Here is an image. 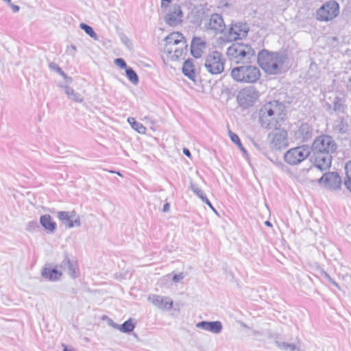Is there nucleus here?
<instances>
[{"label":"nucleus","mask_w":351,"mask_h":351,"mask_svg":"<svg viewBox=\"0 0 351 351\" xmlns=\"http://www.w3.org/2000/svg\"><path fill=\"white\" fill-rule=\"evenodd\" d=\"M49 67L50 68L51 70H53V71L58 73L63 77H64V78L66 77V75L65 74V73L61 69V68L56 63L51 62L49 64Z\"/></svg>","instance_id":"36"},{"label":"nucleus","mask_w":351,"mask_h":351,"mask_svg":"<svg viewBox=\"0 0 351 351\" xmlns=\"http://www.w3.org/2000/svg\"><path fill=\"white\" fill-rule=\"evenodd\" d=\"M61 269L67 271L69 276L72 278H76L79 276V269L77 263L70 260L69 256L66 255L64 258L58 266Z\"/></svg>","instance_id":"18"},{"label":"nucleus","mask_w":351,"mask_h":351,"mask_svg":"<svg viewBox=\"0 0 351 351\" xmlns=\"http://www.w3.org/2000/svg\"><path fill=\"white\" fill-rule=\"evenodd\" d=\"M332 130L338 134H345L348 132V125L345 118L338 117L332 123Z\"/></svg>","instance_id":"23"},{"label":"nucleus","mask_w":351,"mask_h":351,"mask_svg":"<svg viewBox=\"0 0 351 351\" xmlns=\"http://www.w3.org/2000/svg\"><path fill=\"white\" fill-rule=\"evenodd\" d=\"M197 328L210 332L214 334H219L221 332L223 326L219 321L207 322L202 321L196 324Z\"/></svg>","instance_id":"20"},{"label":"nucleus","mask_w":351,"mask_h":351,"mask_svg":"<svg viewBox=\"0 0 351 351\" xmlns=\"http://www.w3.org/2000/svg\"><path fill=\"white\" fill-rule=\"evenodd\" d=\"M332 284L336 287H337L339 289H340L339 285L335 280L332 282Z\"/></svg>","instance_id":"57"},{"label":"nucleus","mask_w":351,"mask_h":351,"mask_svg":"<svg viewBox=\"0 0 351 351\" xmlns=\"http://www.w3.org/2000/svg\"><path fill=\"white\" fill-rule=\"evenodd\" d=\"M276 346L280 350L284 351H301L300 348L294 343H289L284 341H276Z\"/></svg>","instance_id":"27"},{"label":"nucleus","mask_w":351,"mask_h":351,"mask_svg":"<svg viewBox=\"0 0 351 351\" xmlns=\"http://www.w3.org/2000/svg\"><path fill=\"white\" fill-rule=\"evenodd\" d=\"M285 117V105L276 100L265 104L260 110L259 121L263 128L273 129L283 121Z\"/></svg>","instance_id":"2"},{"label":"nucleus","mask_w":351,"mask_h":351,"mask_svg":"<svg viewBox=\"0 0 351 351\" xmlns=\"http://www.w3.org/2000/svg\"><path fill=\"white\" fill-rule=\"evenodd\" d=\"M76 51H77L76 47L73 45L67 46V47H66V52L69 53L73 57L75 56Z\"/></svg>","instance_id":"40"},{"label":"nucleus","mask_w":351,"mask_h":351,"mask_svg":"<svg viewBox=\"0 0 351 351\" xmlns=\"http://www.w3.org/2000/svg\"><path fill=\"white\" fill-rule=\"evenodd\" d=\"M241 326L244 328H248L247 326L245 324H242Z\"/></svg>","instance_id":"63"},{"label":"nucleus","mask_w":351,"mask_h":351,"mask_svg":"<svg viewBox=\"0 0 351 351\" xmlns=\"http://www.w3.org/2000/svg\"><path fill=\"white\" fill-rule=\"evenodd\" d=\"M346 179L344 184L346 188L351 192V160L346 163L345 167Z\"/></svg>","instance_id":"29"},{"label":"nucleus","mask_w":351,"mask_h":351,"mask_svg":"<svg viewBox=\"0 0 351 351\" xmlns=\"http://www.w3.org/2000/svg\"><path fill=\"white\" fill-rule=\"evenodd\" d=\"M182 72L185 76L189 79L193 80L195 77L194 71V65L191 60H186L182 66Z\"/></svg>","instance_id":"26"},{"label":"nucleus","mask_w":351,"mask_h":351,"mask_svg":"<svg viewBox=\"0 0 351 351\" xmlns=\"http://www.w3.org/2000/svg\"><path fill=\"white\" fill-rule=\"evenodd\" d=\"M202 201L206 203L215 213H217L216 210L213 208L210 202L208 200L206 196H204V199H202Z\"/></svg>","instance_id":"45"},{"label":"nucleus","mask_w":351,"mask_h":351,"mask_svg":"<svg viewBox=\"0 0 351 351\" xmlns=\"http://www.w3.org/2000/svg\"><path fill=\"white\" fill-rule=\"evenodd\" d=\"M333 110L338 113H345L346 111V106L342 104L339 99L335 98L333 101Z\"/></svg>","instance_id":"33"},{"label":"nucleus","mask_w":351,"mask_h":351,"mask_svg":"<svg viewBox=\"0 0 351 351\" xmlns=\"http://www.w3.org/2000/svg\"><path fill=\"white\" fill-rule=\"evenodd\" d=\"M328 282H330V283H332L334 280H332V278H330L329 279H328Z\"/></svg>","instance_id":"62"},{"label":"nucleus","mask_w":351,"mask_h":351,"mask_svg":"<svg viewBox=\"0 0 351 351\" xmlns=\"http://www.w3.org/2000/svg\"><path fill=\"white\" fill-rule=\"evenodd\" d=\"M204 27L207 31L218 34L224 31L226 25L220 14H213L210 15L208 21L205 23Z\"/></svg>","instance_id":"14"},{"label":"nucleus","mask_w":351,"mask_h":351,"mask_svg":"<svg viewBox=\"0 0 351 351\" xmlns=\"http://www.w3.org/2000/svg\"><path fill=\"white\" fill-rule=\"evenodd\" d=\"M311 154V148L307 145L298 146L288 150L284 158L287 163L296 165L304 161Z\"/></svg>","instance_id":"8"},{"label":"nucleus","mask_w":351,"mask_h":351,"mask_svg":"<svg viewBox=\"0 0 351 351\" xmlns=\"http://www.w3.org/2000/svg\"><path fill=\"white\" fill-rule=\"evenodd\" d=\"M190 189L201 199H204V196H206L205 194L204 193V192L198 186H197L195 184H194L192 182H191V184H190Z\"/></svg>","instance_id":"35"},{"label":"nucleus","mask_w":351,"mask_h":351,"mask_svg":"<svg viewBox=\"0 0 351 351\" xmlns=\"http://www.w3.org/2000/svg\"><path fill=\"white\" fill-rule=\"evenodd\" d=\"M347 88L349 90L351 91V76L349 77L347 82Z\"/></svg>","instance_id":"52"},{"label":"nucleus","mask_w":351,"mask_h":351,"mask_svg":"<svg viewBox=\"0 0 351 351\" xmlns=\"http://www.w3.org/2000/svg\"><path fill=\"white\" fill-rule=\"evenodd\" d=\"M202 201L206 203L215 213H217L216 210L213 208L210 202L208 200L206 196H204V199H202Z\"/></svg>","instance_id":"43"},{"label":"nucleus","mask_w":351,"mask_h":351,"mask_svg":"<svg viewBox=\"0 0 351 351\" xmlns=\"http://www.w3.org/2000/svg\"><path fill=\"white\" fill-rule=\"evenodd\" d=\"M108 324L115 329L119 330L120 328V325L114 323L112 319L109 320Z\"/></svg>","instance_id":"48"},{"label":"nucleus","mask_w":351,"mask_h":351,"mask_svg":"<svg viewBox=\"0 0 351 351\" xmlns=\"http://www.w3.org/2000/svg\"><path fill=\"white\" fill-rule=\"evenodd\" d=\"M249 28L245 23H236L229 29V40H236L247 36Z\"/></svg>","instance_id":"17"},{"label":"nucleus","mask_w":351,"mask_h":351,"mask_svg":"<svg viewBox=\"0 0 351 351\" xmlns=\"http://www.w3.org/2000/svg\"><path fill=\"white\" fill-rule=\"evenodd\" d=\"M114 63L116 66H119L121 69H128L127 64L125 60L123 58H116L114 60Z\"/></svg>","instance_id":"39"},{"label":"nucleus","mask_w":351,"mask_h":351,"mask_svg":"<svg viewBox=\"0 0 351 351\" xmlns=\"http://www.w3.org/2000/svg\"><path fill=\"white\" fill-rule=\"evenodd\" d=\"M173 0H161L160 8H167V6L170 5V3H171Z\"/></svg>","instance_id":"47"},{"label":"nucleus","mask_w":351,"mask_h":351,"mask_svg":"<svg viewBox=\"0 0 351 351\" xmlns=\"http://www.w3.org/2000/svg\"><path fill=\"white\" fill-rule=\"evenodd\" d=\"M128 122L130 123L131 127L139 134H145V127L141 123L137 122L134 118L128 117Z\"/></svg>","instance_id":"28"},{"label":"nucleus","mask_w":351,"mask_h":351,"mask_svg":"<svg viewBox=\"0 0 351 351\" xmlns=\"http://www.w3.org/2000/svg\"><path fill=\"white\" fill-rule=\"evenodd\" d=\"M202 201L206 203L215 213H217L216 210L213 208L210 202L208 200L206 196H204V199H202Z\"/></svg>","instance_id":"42"},{"label":"nucleus","mask_w":351,"mask_h":351,"mask_svg":"<svg viewBox=\"0 0 351 351\" xmlns=\"http://www.w3.org/2000/svg\"><path fill=\"white\" fill-rule=\"evenodd\" d=\"M317 181L333 190L339 189L341 184V177L336 172L326 173Z\"/></svg>","instance_id":"15"},{"label":"nucleus","mask_w":351,"mask_h":351,"mask_svg":"<svg viewBox=\"0 0 351 351\" xmlns=\"http://www.w3.org/2000/svg\"><path fill=\"white\" fill-rule=\"evenodd\" d=\"M230 74L234 81L242 83H254L261 76L259 69L252 65L234 67Z\"/></svg>","instance_id":"6"},{"label":"nucleus","mask_w":351,"mask_h":351,"mask_svg":"<svg viewBox=\"0 0 351 351\" xmlns=\"http://www.w3.org/2000/svg\"><path fill=\"white\" fill-rule=\"evenodd\" d=\"M63 88L68 98L71 100L77 103H82L84 101V97L82 95L75 92L71 87L64 86Z\"/></svg>","instance_id":"25"},{"label":"nucleus","mask_w":351,"mask_h":351,"mask_svg":"<svg viewBox=\"0 0 351 351\" xmlns=\"http://www.w3.org/2000/svg\"><path fill=\"white\" fill-rule=\"evenodd\" d=\"M14 12H17L19 10V7L16 5H14L12 3L10 4Z\"/></svg>","instance_id":"50"},{"label":"nucleus","mask_w":351,"mask_h":351,"mask_svg":"<svg viewBox=\"0 0 351 351\" xmlns=\"http://www.w3.org/2000/svg\"><path fill=\"white\" fill-rule=\"evenodd\" d=\"M202 201L206 203L215 213H217L216 210L213 208L210 202L208 200L206 196H204V199H202Z\"/></svg>","instance_id":"46"},{"label":"nucleus","mask_w":351,"mask_h":351,"mask_svg":"<svg viewBox=\"0 0 351 351\" xmlns=\"http://www.w3.org/2000/svg\"><path fill=\"white\" fill-rule=\"evenodd\" d=\"M206 48V42L200 37H194L191 44V53L195 58H200Z\"/></svg>","instance_id":"19"},{"label":"nucleus","mask_w":351,"mask_h":351,"mask_svg":"<svg viewBox=\"0 0 351 351\" xmlns=\"http://www.w3.org/2000/svg\"><path fill=\"white\" fill-rule=\"evenodd\" d=\"M265 224L267 226H269V227H271V226H272V225H271V222H270V221H266L265 222Z\"/></svg>","instance_id":"55"},{"label":"nucleus","mask_w":351,"mask_h":351,"mask_svg":"<svg viewBox=\"0 0 351 351\" xmlns=\"http://www.w3.org/2000/svg\"><path fill=\"white\" fill-rule=\"evenodd\" d=\"M343 279H350L351 278V276L350 275H346L345 276L343 277Z\"/></svg>","instance_id":"58"},{"label":"nucleus","mask_w":351,"mask_h":351,"mask_svg":"<svg viewBox=\"0 0 351 351\" xmlns=\"http://www.w3.org/2000/svg\"><path fill=\"white\" fill-rule=\"evenodd\" d=\"M239 148L244 153V154H246V150L245 149V148L243 147V145H241V147H239Z\"/></svg>","instance_id":"54"},{"label":"nucleus","mask_w":351,"mask_h":351,"mask_svg":"<svg viewBox=\"0 0 351 351\" xmlns=\"http://www.w3.org/2000/svg\"><path fill=\"white\" fill-rule=\"evenodd\" d=\"M259 97V92L254 86L241 89L237 95V101L241 106L247 108L254 104Z\"/></svg>","instance_id":"11"},{"label":"nucleus","mask_w":351,"mask_h":351,"mask_svg":"<svg viewBox=\"0 0 351 351\" xmlns=\"http://www.w3.org/2000/svg\"><path fill=\"white\" fill-rule=\"evenodd\" d=\"M39 228V225L36 221H31L26 225L25 230L29 232H36Z\"/></svg>","instance_id":"34"},{"label":"nucleus","mask_w":351,"mask_h":351,"mask_svg":"<svg viewBox=\"0 0 351 351\" xmlns=\"http://www.w3.org/2000/svg\"><path fill=\"white\" fill-rule=\"evenodd\" d=\"M226 59L221 53L213 51L205 58L204 67L212 75H218L224 70Z\"/></svg>","instance_id":"7"},{"label":"nucleus","mask_w":351,"mask_h":351,"mask_svg":"<svg viewBox=\"0 0 351 351\" xmlns=\"http://www.w3.org/2000/svg\"><path fill=\"white\" fill-rule=\"evenodd\" d=\"M41 226L50 233H53L56 230V223L52 220L49 215H42L40 218Z\"/></svg>","instance_id":"24"},{"label":"nucleus","mask_w":351,"mask_h":351,"mask_svg":"<svg viewBox=\"0 0 351 351\" xmlns=\"http://www.w3.org/2000/svg\"><path fill=\"white\" fill-rule=\"evenodd\" d=\"M161 9L165 12L164 21L168 25L176 27L182 23L184 13L180 5L172 4Z\"/></svg>","instance_id":"9"},{"label":"nucleus","mask_w":351,"mask_h":351,"mask_svg":"<svg viewBox=\"0 0 351 351\" xmlns=\"http://www.w3.org/2000/svg\"><path fill=\"white\" fill-rule=\"evenodd\" d=\"M337 149V145L332 136L326 134L317 136L312 145L314 165L308 169V176H313L317 170L328 171L331 166L332 154L335 153Z\"/></svg>","instance_id":"1"},{"label":"nucleus","mask_w":351,"mask_h":351,"mask_svg":"<svg viewBox=\"0 0 351 351\" xmlns=\"http://www.w3.org/2000/svg\"><path fill=\"white\" fill-rule=\"evenodd\" d=\"M332 284L336 287H337L339 289H340L339 285L335 280L332 282Z\"/></svg>","instance_id":"56"},{"label":"nucleus","mask_w":351,"mask_h":351,"mask_svg":"<svg viewBox=\"0 0 351 351\" xmlns=\"http://www.w3.org/2000/svg\"><path fill=\"white\" fill-rule=\"evenodd\" d=\"M339 12V3L335 1L326 2L317 12L319 21H328L335 18Z\"/></svg>","instance_id":"10"},{"label":"nucleus","mask_w":351,"mask_h":351,"mask_svg":"<svg viewBox=\"0 0 351 351\" xmlns=\"http://www.w3.org/2000/svg\"><path fill=\"white\" fill-rule=\"evenodd\" d=\"M80 27L83 29L90 38H93L95 40H99V36L95 32L93 29L88 25L86 23H80Z\"/></svg>","instance_id":"30"},{"label":"nucleus","mask_w":351,"mask_h":351,"mask_svg":"<svg viewBox=\"0 0 351 351\" xmlns=\"http://www.w3.org/2000/svg\"><path fill=\"white\" fill-rule=\"evenodd\" d=\"M322 274L323 276H324V278H325L326 279H327V280H328V279H329V278H330V276H329V275H328L326 271H322Z\"/></svg>","instance_id":"53"},{"label":"nucleus","mask_w":351,"mask_h":351,"mask_svg":"<svg viewBox=\"0 0 351 351\" xmlns=\"http://www.w3.org/2000/svg\"><path fill=\"white\" fill-rule=\"evenodd\" d=\"M121 40L122 42V43L128 48V49H131L132 47V42L131 40H130V38L126 36L125 35H121Z\"/></svg>","instance_id":"38"},{"label":"nucleus","mask_w":351,"mask_h":351,"mask_svg":"<svg viewBox=\"0 0 351 351\" xmlns=\"http://www.w3.org/2000/svg\"><path fill=\"white\" fill-rule=\"evenodd\" d=\"M183 153L185 156H188V157H190L191 156V152L190 151L186 149V148H184L183 149Z\"/></svg>","instance_id":"51"},{"label":"nucleus","mask_w":351,"mask_h":351,"mask_svg":"<svg viewBox=\"0 0 351 351\" xmlns=\"http://www.w3.org/2000/svg\"><path fill=\"white\" fill-rule=\"evenodd\" d=\"M285 56L279 53H270L266 50L259 52L257 60L260 66L269 74H276L281 70Z\"/></svg>","instance_id":"3"},{"label":"nucleus","mask_w":351,"mask_h":351,"mask_svg":"<svg viewBox=\"0 0 351 351\" xmlns=\"http://www.w3.org/2000/svg\"><path fill=\"white\" fill-rule=\"evenodd\" d=\"M135 326L132 322V319H129L128 320L125 321L123 324L120 325L119 330L122 332H132Z\"/></svg>","instance_id":"32"},{"label":"nucleus","mask_w":351,"mask_h":351,"mask_svg":"<svg viewBox=\"0 0 351 351\" xmlns=\"http://www.w3.org/2000/svg\"><path fill=\"white\" fill-rule=\"evenodd\" d=\"M229 136L232 141L238 147H241V142L239 137L234 132L229 131Z\"/></svg>","instance_id":"37"},{"label":"nucleus","mask_w":351,"mask_h":351,"mask_svg":"<svg viewBox=\"0 0 351 351\" xmlns=\"http://www.w3.org/2000/svg\"><path fill=\"white\" fill-rule=\"evenodd\" d=\"M169 209H170V204L168 202H167L163 206L162 212H164V213L168 212L169 210Z\"/></svg>","instance_id":"49"},{"label":"nucleus","mask_w":351,"mask_h":351,"mask_svg":"<svg viewBox=\"0 0 351 351\" xmlns=\"http://www.w3.org/2000/svg\"><path fill=\"white\" fill-rule=\"evenodd\" d=\"M275 129L268 135L271 148L280 149L288 145L287 132L284 129L274 128Z\"/></svg>","instance_id":"12"},{"label":"nucleus","mask_w":351,"mask_h":351,"mask_svg":"<svg viewBox=\"0 0 351 351\" xmlns=\"http://www.w3.org/2000/svg\"><path fill=\"white\" fill-rule=\"evenodd\" d=\"M125 73L127 77L132 84L136 85L138 83V77L132 68L128 67V69H126Z\"/></svg>","instance_id":"31"},{"label":"nucleus","mask_w":351,"mask_h":351,"mask_svg":"<svg viewBox=\"0 0 351 351\" xmlns=\"http://www.w3.org/2000/svg\"><path fill=\"white\" fill-rule=\"evenodd\" d=\"M253 334L254 335H261L260 332L258 331H256V330H253Z\"/></svg>","instance_id":"59"},{"label":"nucleus","mask_w":351,"mask_h":351,"mask_svg":"<svg viewBox=\"0 0 351 351\" xmlns=\"http://www.w3.org/2000/svg\"><path fill=\"white\" fill-rule=\"evenodd\" d=\"M57 217L60 221L68 228L73 227H80L81 226L80 217L75 210L72 211H59Z\"/></svg>","instance_id":"13"},{"label":"nucleus","mask_w":351,"mask_h":351,"mask_svg":"<svg viewBox=\"0 0 351 351\" xmlns=\"http://www.w3.org/2000/svg\"><path fill=\"white\" fill-rule=\"evenodd\" d=\"M164 51L173 60H178L186 53L187 45L183 35L173 32L165 38Z\"/></svg>","instance_id":"4"},{"label":"nucleus","mask_w":351,"mask_h":351,"mask_svg":"<svg viewBox=\"0 0 351 351\" xmlns=\"http://www.w3.org/2000/svg\"><path fill=\"white\" fill-rule=\"evenodd\" d=\"M64 351H72L71 349L68 348L67 347H64Z\"/></svg>","instance_id":"60"},{"label":"nucleus","mask_w":351,"mask_h":351,"mask_svg":"<svg viewBox=\"0 0 351 351\" xmlns=\"http://www.w3.org/2000/svg\"><path fill=\"white\" fill-rule=\"evenodd\" d=\"M312 128L307 123H302L295 131V138L302 141H307L311 137Z\"/></svg>","instance_id":"21"},{"label":"nucleus","mask_w":351,"mask_h":351,"mask_svg":"<svg viewBox=\"0 0 351 351\" xmlns=\"http://www.w3.org/2000/svg\"><path fill=\"white\" fill-rule=\"evenodd\" d=\"M184 278V275L183 273H180L178 274H175L173 276V281L176 283L180 282V280H183Z\"/></svg>","instance_id":"41"},{"label":"nucleus","mask_w":351,"mask_h":351,"mask_svg":"<svg viewBox=\"0 0 351 351\" xmlns=\"http://www.w3.org/2000/svg\"><path fill=\"white\" fill-rule=\"evenodd\" d=\"M58 266L55 268L51 269L49 267H45L42 270V276L44 278L50 281L58 280L62 275L60 270L58 269Z\"/></svg>","instance_id":"22"},{"label":"nucleus","mask_w":351,"mask_h":351,"mask_svg":"<svg viewBox=\"0 0 351 351\" xmlns=\"http://www.w3.org/2000/svg\"><path fill=\"white\" fill-rule=\"evenodd\" d=\"M202 201L206 203L215 213H217L216 210L213 208L210 202L208 200L206 196H204V199H202Z\"/></svg>","instance_id":"44"},{"label":"nucleus","mask_w":351,"mask_h":351,"mask_svg":"<svg viewBox=\"0 0 351 351\" xmlns=\"http://www.w3.org/2000/svg\"><path fill=\"white\" fill-rule=\"evenodd\" d=\"M226 54L230 60L237 63L250 62L256 56V52L250 45L240 43L230 46Z\"/></svg>","instance_id":"5"},{"label":"nucleus","mask_w":351,"mask_h":351,"mask_svg":"<svg viewBox=\"0 0 351 351\" xmlns=\"http://www.w3.org/2000/svg\"><path fill=\"white\" fill-rule=\"evenodd\" d=\"M147 300L154 306L162 311L171 310L173 304L171 298L156 294L149 295Z\"/></svg>","instance_id":"16"},{"label":"nucleus","mask_w":351,"mask_h":351,"mask_svg":"<svg viewBox=\"0 0 351 351\" xmlns=\"http://www.w3.org/2000/svg\"><path fill=\"white\" fill-rule=\"evenodd\" d=\"M4 2H7L9 5L11 3V0H3Z\"/></svg>","instance_id":"61"}]
</instances>
